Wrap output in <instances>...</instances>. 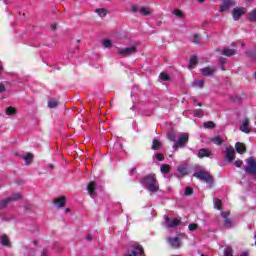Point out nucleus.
Instances as JSON below:
<instances>
[{"mask_svg": "<svg viewBox=\"0 0 256 256\" xmlns=\"http://www.w3.org/2000/svg\"><path fill=\"white\" fill-rule=\"evenodd\" d=\"M189 142V134L187 133H180L178 140L174 143L173 149H177L179 147H185Z\"/></svg>", "mask_w": 256, "mask_h": 256, "instance_id": "4", "label": "nucleus"}, {"mask_svg": "<svg viewBox=\"0 0 256 256\" xmlns=\"http://www.w3.org/2000/svg\"><path fill=\"white\" fill-rule=\"evenodd\" d=\"M15 113H16V110L14 107H8L6 109V115H15Z\"/></svg>", "mask_w": 256, "mask_h": 256, "instance_id": "38", "label": "nucleus"}, {"mask_svg": "<svg viewBox=\"0 0 256 256\" xmlns=\"http://www.w3.org/2000/svg\"><path fill=\"white\" fill-rule=\"evenodd\" d=\"M224 256H233V248L231 246H227L224 249Z\"/></svg>", "mask_w": 256, "mask_h": 256, "instance_id": "30", "label": "nucleus"}, {"mask_svg": "<svg viewBox=\"0 0 256 256\" xmlns=\"http://www.w3.org/2000/svg\"><path fill=\"white\" fill-rule=\"evenodd\" d=\"M112 45H113V42H111L110 39H105V40L103 41V47H105V48H109V47H111Z\"/></svg>", "mask_w": 256, "mask_h": 256, "instance_id": "37", "label": "nucleus"}, {"mask_svg": "<svg viewBox=\"0 0 256 256\" xmlns=\"http://www.w3.org/2000/svg\"><path fill=\"white\" fill-rule=\"evenodd\" d=\"M159 78L162 80V81H169V75L165 72H162L159 76Z\"/></svg>", "mask_w": 256, "mask_h": 256, "instance_id": "39", "label": "nucleus"}, {"mask_svg": "<svg viewBox=\"0 0 256 256\" xmlns=\"http://www.w3.org/2000/svg\"><path fill=\"white\" fill-rule=\"evenodd\" d=\"M57 105H59V101L58 100H55V99H50L48 101V107L50 109H55V107H57Z\"/></svg>", "mask_w": 256, "mask_h": 256, "instance_id": "27", "label": "nucleus"}, {"mask_svg": "<svg viewBox=\"0 0 256 256\" xmlns=\"http://www.w3.org/2000/svg\"><path fill=\"white\" fill-rule=\"evenodd\" d=\"M192 43H196V44L201 43V36H199L198 34H194Z\"/></svg>", "mask_w": 256, "mask_h": 256, "instance_id": "36", "label": "nucleus"}, {"mask_svg": "<svg viewBox=\"0 0 256 256\" xmlns=\"http://www.w3.org/2000/svg\"><path fill=\"white\" fill-rule=\"evenodd\" d=\"M130 11L132 13H140L141 12V7H139L137 5H132Z\"/></svg>", "mask_w": 256, "mask_h": 256, "instance_id": "35", "label": "nucleus"}, {"mask_svg": "<svg viewBox=\"0 0 256 256\" xmlns=\"http://www.w3.org/2000/svg\"><path fill=\"white\" fill-rule=\"evenodd\" d=\"M235 53H237V51H235V49H231V48H225L222 51V55H224L225 57H233V55H235Z\"/></svg>", "mask_w": 256, "mask_h": 256, "instance_id": "23", "label": "nucleus"}, {"mask_svg": "<svg viewBox=\"0 0 256 256\" xmlns=\"http://www.w3.org/2000/svg\"><path fill=\"white\" fill-rule=\"evenodd\" d=\"M203 127L205 129H215V122H213V121L204 122Z\"/></svg>", "mask_w": 256, "mask_h": 256, "instance_id": "28", "label": "nucleus"}, {"mask_svg": "<svg viewBox=\"0 0 256 256\" xmlns=\"http://www.w3.org/2000/svg\"><path fill=\"white\" fill-rule=\"evenodd\" d=\"M225 157L229 163L235 159V149L233 147H227L225 151Z\"/></svg>", "mask_w": 256, "mask_h": 256, "instance_id": "11", "label": "nucleus"}, {"mask_svg": "<svg viewBox=\"0 0 256 256\" xmlns=\"http://www.w3.org/2000/svg\"><path fill=\"white\" fill-rule=\"evenodd\" d=\"M49 255V250H47V248H44L41 252V255L40 256H47Z\"/></svg>", "mask_w": 256, "mask_h": 256, "instance_id": "47", "label": "nucleus"}, {"mask_svg": "<svg viewBox=\"0 0 256 256\" xmlns=\"http://www.w3.org/2000/svg\"><path fill=\"white\" fill-rule=\"evenodd\" d=\"M203 104L201 102L198 103V106L201 107Z\"/></svg>", "mask_w": 256, "mask_h": 256, "instance_id": "60", "label": "nucleus"}, {"mask_svg": "<svg viewBox=\"0 0 256 256\" xmlns=\"http://www.w3.org/2000/svg\"><path fill=\"white\" fill-rule=\"evenodd\" d=\"M184 195H193V188L187 187L185 189Z\"/></svg>", "mask_w": 256, "mask_h": 256, "instance_id": "45", "label": "nucleus"}, {"mask_svg": "<svg viewBox=\"0 0 256 256\" xmlns=\"http://www.w3.org/2000/svg\"><path fill=\"white\" fill-rule=\"evenodd\" d=\"M178 172L180 173V175H182V177H185V175H187V165L182 164L178 166Z\"/></svg>", "mask_w": 256, "mask_h": 256, "instance_id": "26", "label": "nucleus"}, {"mask_svg": "<svg viewBox=\"0 0 256 256\" xmlns=\"http://www.w3.org/2000/svg\"><path fill=\"white\" fill-rule=\"evenodd\" d=\"M214 207H215V209H218V211H221V200L220 199L215 200Z\"/></svg>", "mask_w": 256, "mask_h": 256, "instance_id": "41", "label": "nucleus"}, {"mask_svg": "<svg viewBox=\"0 0 256 256\" xmlns=\"http://www.w3.org/2000/svg\"><path fill=\"white\" fill-rule=\"evenodd\" d=\"M19 199H21V194L16 193V194H13L11 197L0 200V209H5V207H7V205H9V204L13 203V201H17Z\"/></svg>", "mask_w": 256, "mask_h": 256, "instance_id": "5", "label": "nucleus"}, {"mask_svg": "<svg viewBox=\"0 0 256 256\" xmlns=\"http://www.w3.org/2000/svg\"><path fill=\"white\" fill-rule=\"evenodd\" d=\"M95 189H97V184H95V181H92L88 184L87 187V191L90 195V197H92V199L95 197L96 193H95Z\"/></svg>", "mask_w": 256, "mask_h": 256, "instance_id": "15", "label": "nucleus"}, {"mask_svg": "<svg viewBox=\"0 0 256 256\" xmlns=\"http://www.w3.org/2000/svg\"><path fill=\"white\" fill-rule=\"evenodd\" d=\"M71 212V209L70 208H66L65 210H64V213H70Z\"/></svg>", "mask_w": 256, "mask_h": 256, "instance_id": "52", "label": "nucleus"}, {"mask_svg": "<svg viewBox=\"0 0 256 256\" xmlns=\"http://www.w3.org/2000/svg\"><path fill=\"white\" fill-rule=\"evenodd\" d=\"M0 244L3 247H11V240H9V236L6 234L0 235Z\"/></svg>", "mask_w": 256, "mask_h": 256, "instance_id": "17", "label": "nucleus"}, {"mask_svg": "<svg viewBox=\"0 0 256 256\" xmlns=\"http://www.w3.org/2000/svg\"><path fill=\"white\" fill-rule=\"evenodd\" d=\"M160 171L163 175H167V173L171 172V166H169L168 164H164L160 167Z\"/></svg>", "mask_w": 256, "mask_h": 256, "instance_id": "25", "label": "nucleus"}, {"mask_svg": "<svg viewBox=\"0 0 256 256\" xmlns=\"http://www.w3.org/2000/svg\"><path fill=\"white\" fill-rule=\"evenodd\" d=\"M51 29H52L53 31H55V29H57V24H52V25H51Z\"/></svg>", "mask_w": 256, "mask_h": 256, "instance_id": "51", "label": "nucleus"}, {"mask_svg": "<svg viewBox=\"0 0 256 256\" xmlns=\"http://www.w3.org/2000/svg\"><path fill=\"white\" fill-rule=\"evenodd\" d=\"M197 156L199 159H203V157H211V152L207 148H202L198 151Z\"/></svg>", "mask_w": 256, "mask_h": 256, "instance_id": "19", "label": "nucleus"}, {"mask_svg": "<svg viewBox=\"0 0 256 256\" xmlns=\"http://www.w3.org/2000/svg\"><path fill=\"white\" fill-rule=\"evenodd\" d=\"M247 13V8L245 7H236L232 10V17L234 21H239L243 15Z\"/></svg>", "mask_w": 256, "mask_h": 256, "instance_id": "8", "label": "nucleus"}, {"mask_svg": "<svg viewBox=\"0 0 256 256\" xmlns=\"http://www.w3.org/2000/svg\"><path fill=\"white\" fill-rule=\"evenodd\" d=\"M140 13L144 16L151 15V9L147 7H140Z\"/></svg>", "mask_w": 256, "mask_h": 256, "instance_id": "29", "label": "nucleus"}, {"mask_svg": "<svg viewBox=\"0 0 256 256\" xmlns=\"http://www.w3.org/2000/svg\"><path fill=\"white\" fill-rule=\"evenodd\" d=\"M86 239H87L88 241H91L93 238L91 237V235H88V236L86 237Z\"/></svg>", "mask_w": 256, "mask_h": 256, "instance_id": "54", "label": "nucleus"}, {"mask_svg": "<svg viewBox=\"0 0 256 256\" xmlns=\"http://www.w3.org/2000/svg\"><path fill=\"white\" fill-rule=\"evenodd\" d=\"M173 15H175L176 17H179V19H183V17H185V15L181 10H174Z\"/></svg>", "mask_w": 256, "mask_h": 256, "instance_id": "34", "label": "nucleus"}, {"mask_svg": "<svg viewBox=\"0 0 256 256\" xmlns=\"http://www.w3.org/2000/svg\"><path fill=\"white\" fill-rule=\"evenodd\" d=\"M125 256H145V251L143 250V246L134 244L131 253H128Z\"/></svg>", "mask_w": 256, "mask_h": 256, "instance_id": "9", "label": "nucleus"}, {"mask_svg": "<svg viewBox=\"0 0 256 256\" xmlns=\"http://www.w3.org/2000/svg\"><path fill=\"white\" fill-rule=\"evenodd\" d=\"M198 63H199V60L197 56H192L189 61L188 69H195Z\"/></svg>", "mask_w": 256, "mask_h": 256, "instance_id": "21", "label": "nucleus"}, {"mask_svg": "<svg viewBox=\"0 0 256 256\" xmlns=\"http://www.w3.org/2000/svg\"><path fill=\"white\" fill-rule=\"evenodd\" d=\"M94 13H97L98 17L104 19V17H107V15H109V10L107 8H98L94 11Z\"/></svg>", "mask_w": 256, "mask_h": 256, "instance_id": "18", "label": "nucleus"}, {"mask_svg": "<svg viewBox=\"0 0 256 256\" xmlns=\"http://www.w3.org/2000/svg\"><path fill=\"white\" fill-rule=\"evenodd\" d=\"M235 5H237L235 0H223L219 11L220 13H227L229 9L235 7Z\"/></svg>", "mask_w": 256, "mask_h": 256, "instance_id": "7", "label": "nucleus"}, {"mask_svg": "<svg viewBox=\"0 0 256 256\" xmlns=\"http://www.w3.org/2000/svg\"><path fill=\"white\" fill-rule=\"evenodd\" d=\"M235 149H236L237 153H240V155H243V153H245V151H247V148H245V144L240 143V142L235 144Z\"/></svg>", "mask_w": 256, "mask_h": 256, "instance_id": "22", "label": "nucleus"}, {"mask_svg": "<svg viewBox=\"0 0 256 256\" xmlns=\"http://www.w3.org/2000/svg\"><path fill=\"white\" fill-rule=\"evenodd\" d=\"M255 77H256V72L254 73Z\"/></svg>", "mask_w": 256, "mask_h": 256, "instance_id": "62", "label": "nucleus"}, {"mask_svg": "<svg viewBox=\"0 0 256 256\" xmlns=\"http://www.w3.org/2000/svg\"><path fill=\"white\" fill-rule=\"evenodd\" d=\"M198 227H199V225H197V224H189L188 229H189V231H197Z\"/></svg>", "mask_w": 256, "mask_h": 256, "instance_id": "43", "label": "nucleus"}, {"mask_svg": "<svg viewBox=\"0 0 256 256\" xmlns=\"http://www.w3.org/2000/svg\"><path fill=\"white\" fill-rule=\"evenodd\" d=\"M217 69L213 66H208L205 68L200 69V73L204 75L205 77H210V75H213Z\"/></svg>", "mask_w": 256, "mask_h": 256, "instance_id": "12", "label": "nucleus"}, {"mask_svg": "<svg viewBox=\"0 0 256 256\" xmlns=\"http://www.w3.org/2000/svg\"><path fill=\"white\" fill-rule=\"evenodd\" d=\"M240 131H242V133H249L251 131V126L249 125V118H245L242 120V123L240 125Z\"/></svg>", "mask_w": 256, "mask_h": 256, "instance_id": "13", "label": "nucleus"}, {"mask_svg": "<svg viewBox=\"0 0 256 256\" xmlns=\"http://www.w3.org/2000/svg\"><path fill=\"white\" fill-rule=\"evenodd\" d=\"M33 153H28L23 156V159L25 161V165H31L33 163Z\"/></svg>", "mask_w": 256, "mask_h": 256, "instance_id": "24", "label": "nucleus"}, {"mask_svg": "<svg viewBox=\"0 0 256 256\" xmlns=\"http://www.w3.org/2000/svg\"><path fill=\"white\" fill-rule=\"evenodd\" d=\"M194 177L200 181H203L204 183H207L208 185L213 183V177H211V174L205 171V169H200V172L194 173Z\"/></svg>", "mask_w": 256, "mask_h": 256, "instance_id": "2", "label": "nucleus"}, {"mask_svg": "<svg viewBox=\"0 0 256 256\" xmlns=\"http://www.w3.org/2000/svg\"><path fill=\"white\" fill-rule=\"evenodd\" d=\"M250 21H256V8L249 14Z\"/></svg>", "mask_w": 256, "mask_h": 256, "instance_id": "40", "label": "nucleus"}, {"mask_svg": "<svg viewBox=\"0 0 256 256\" xmlns=\"http://www.w3.org/2000/svg\"><path fill=\"white\" fill-rule=\"evenodd\" d=\"M165 223L167 229H173L181 224V218H174L173 220H171L169 216H165Z\"/></svg>", "mask_w": 256, "mask_h": 256, "instance_id": "10", "label": "nucleus"}, {"mask_svg": "<svg viewBox=\"0 0 256 256\" xmlns=\"http://www.w3.org/2000/svg\"><path fill=\"white\" fill-rule=\"evenodd\" d=\"M167 242L174 249H179V247H181V240H179V237L167 238Z\"/></svg>", "mask_w": 256, "mask_h": 256, "instance_id": "14", "label": "nucleus"}, {"mask_svg": "<svg viewBox=\"0 0 256 256\" xmlns=\"http://www.w3.org/2000/svg\"><path fill=\"white\" fill-rule=\"evenodd\" d=\"M134 171H135V169H132V170L130 171V175H133Z\"/></svg>", "mask_w": 256, "mask_h": 256, "instance_id": "57", "label": "nucleus"}, {"mask_svg": "<svg viewBox=\"0 0 256 256\" xmlns=\"http://www.w3.org/2000/svg\"><path fill=\"white\" fill-rule=\"evenodd\" d=\"M194 117H203V110L201 109L195 110Z\"/></svg>", "mask_w": 256, "mask_h": 256, "instance_id": "42", "label": "nucleus"}, {"mask_svg": "<svg viewBox=\"0 0 256 256\" xmlns=\"http://www.w3.org/2000/svg\"><path fill=\"white\" fill-rule=\"evenodd\" d=\"M240 256H249L247 252H243Z\"/></svg>", "mask_w": 256, "mask_h": 256, "instance_id": "55", "label": "nucleus"}, {"mask_svg": "<svg viewBox=\"0 0 256 256\" xmlns=\"http://www.w3.org/2000/svg\"><path fill=\"white\" fill-rule=\"evenodd\" d=\"M65 201L66 198L65 197H60L54 200V205L58 208L61 209V207H65Z\"/></svg>", "mask_w": 256, "mask_h": 256, "instance_id": "20", "label": "nucleus"}, {"mask_svg": "<svg viewBox=\"0 0 256 256\" xmlns=\"http://www.w3.org/2000/svg\"><path fill=\"white\" fill-rule=\"evenodd\" d=\"M198 3H205V0H198Z\"/></svg>", "mask_w": 256, "mask_h": 256, "instance_id": "56", "label": "nucleus"}, {"mask_svg": "<svg viewBox=\"0 0 256 256\" xmlns=\"http://www.w3.org/2000/svg\"><path fill=\"white\" fill-rule=\"evenodd\" d=\"M235 167H241V165H243V161L241 160H236L234 163Z\"/></svg>", "mask_w": 256, "mask_h": 256, "instance_id": "48", "label": "nucleus"}, {"mask_svg": "<svg viewBox=\"0 0 256 256\" xmlns=\"http://www.w3.org/2000/svg\"><path fill=\"white\" fill-rule=\"evenodd\" d=\"M212 143H214V145H222L223 140L221 139V137L216 136V137L212 138Z\"/></svg>", "mask_w": 256, "mask_h": 256, "instance_id": "31", "label": "nucleus"}, {"mask_svg": "<svg viewBox=\"0 0 256 256\" xmlns=\"http://www.w3.org/2000/svg\"><path fill=\"white\" fill-rule=\"evenodd\" d=\"M247 167H245L244 171L246 173H250L251 175H256V161L253 157L246 159Z\"/></svg>", "mask_w": 256, "mask_h": 256, "instance_id": "6", "label": "nucleus"}, {"mask_svg": "<svg viewBox=\"0 0 256 256\" xmlns=\"http://www.w3.org/2000/svg\"><path fill=\"white\" fill-rule=\"evenodd\" d=\"M161 147V141L158 139L153 140L152 149L157 150Z\"/></svg>", "mask_w": 256, "mask_h": 256, "instance_id": "32", "label": "nucleus"}, {"mask_svg": "<svg viewBox=\"0 0 256 256\" xmlns=\"http://www.w3.org/2000/svg\"><path fill=\"white\" fill-rule=\"evenodd\" d=\"M225 58H220V63H222V65L225 63Z\"/></svg>", "mask_w": 256, "mask_h": 256, "instance_id": "53", "label": "nucleus"}, {"mask_svg": "<svg viewBox=\"0 0 256 256\" xmlns=\"http://www.w3.org/2000/svg\"><path fill=\"white\" fill-rule=\"evenodd\" d=\"M5 91V85L0 84V93H4Z\"/></svg>", "mask_w": 256, "mask_h": 256, "instance_id": "50", "label": "nucleus"}, {"mask_svg": "<svg viewBox=\"0 0 256 256\" xmlns=\"http://www.w3.org/2000/svg\"><path fill=\"white\" fill-rule=\"evenodd\" d=\"M221 216L224 219V227H227L228 229L233 226V222L229 220V212H221Z\"/></svg>", "mask_w": 256, "mask_h": 256, "instance_id": "16", "label": "nucleus"}, {"mask_svg": "<svg viewBox=\"0 0 256 256\" xmlns=\"http://www.w3.org/2000/svg\"><path fill=\"white\" fill-rule=\"evenodd\" d=\"M167 137H168L169 141H175V133L174 132H169L167 134Z\"/></svg>", "mask_w": 256, "mask_h": 256, "instance_id": "44", "label": "nucleus"}, {"mask_svg": "<svg viewBox=\"0 0 256 256\" xmlns=\"http://www.w3.org/2000/svg\"><path fill=\"white\" fill-rule=\"evenodd\" d=\"M141 184L150 193H157V191H159V182H157V178H155V174H149L145 176L142 179Z\"/></svg>", "mask_w": 256, "mask_h": 256, "instance_id": "1", "label": "nucleus"}, {"mask_svg": "<svg viewBox=\"0 0 256 256\" xmlns=\"http://www.w3.org/2000/svg\"><path fill=\"white\" fill-rule=\"evenodd\" d=\"M135 53H137V44H134L131 47L117 49V55H120L121 57H129V55H135Z\"/></svg>", "mask_w": 256, "mask_h": 256, "instance_id": "3", "label": "nucleus"}, {"mask_svg": "<svg viewBox=\"0 0 256 256\" xmlns=\"http://www.w3.org/2000/svg\"><path fill=\"white\" fill-rule=\"evenodd\" d=\"M194 87H199L200 89L205 85V80H196L193 83Z\"/></svg>", "mask_w": 256, "mask_h": 256, "instance_id": "33", "label": "nucleus"}, {"mask_svg": "<svg viewBox=\"0 0 256 256\" xmlns=\"http://www.w3.org/2000/svg\"><path fill=\"white\" fill-rule=\"evenodd\" d=\"M1 71H3V66H0V73H1Z\"/></svg>", "mask_w": 256, "mask_h": 256, "instance_id": "59", "label": "nucleus"}, {"mask_svg": "<svg viewBox=\"0 0 256 256\" xmlns=\"http://www.w3.org/2000/svg\"><path fill=\"white\" fill-rule=\"evenodd\" d=\"M24 255H33V251L29 249V251L24 250L23 251Z\"/></svg>", "mask_w": 256, "mask_h": 256, "instance_id": "49", "label": "nucleus"}, {"mask_svg": "<svg viewBox=\"0 0 256 256\" xmlns=\"http://www.w3.org/2000/svg\"><path fill=\"white\" fill-rule=\"evenodd\" d=\"M49 168L51 169V170H53L54 169V167H53V165H49Z\"/></svg>", "mask_w": 256, "mask_h": 256, "instance_id": "58", "label": "nucleus"}, {"mask_svg": "<svg viewBox=\"0 0 256 256\" xmlns=\"http://www.w3.org/2000/svg\"><path fill=\"white\" fill-rule=\"evenodd\" d=\"M222 71H225V67L224 66H222Z\"/></svg>", "mask_w": 256, "mask_h": 256, "instance_id": "61", "label": "nucleus"}, {"mask_svg": "<svg viewBox=\"0 0 256 256\" xmlns=\"http://www.w3.org/2000/svg\"><path fill=\"white\" fill-rule=\"evenodd\" d=\"M156 159L157 161H163V159H165V156H163V154H157Z\"/></svg>", "mask_w": 256, "mask_h": 256, "instance_id": "46", "label": "nucleus"}]
</instances>
